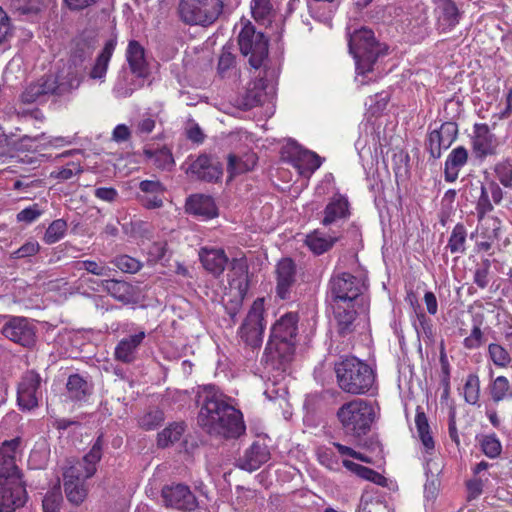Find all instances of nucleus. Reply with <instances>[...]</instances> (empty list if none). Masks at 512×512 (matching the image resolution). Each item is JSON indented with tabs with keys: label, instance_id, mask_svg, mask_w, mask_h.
Wrapping results in <instances>:
<instances>
[{
	"label": "nucleus",
	"instance_id": "nucleus-1",
	"mask_svg": "<svg viewBox=\"0 0 512 512\" xmlns=\"http://www.w3.org/2000/svg\"><path fill=\"white\" fill-rule=\"evenodd\" d=\"M195 401L199 408L197 423L207 434L225 439L244 434L246 427L242 413L217 386H199Z\"/></svg>",
	"mask_w": 512,
	"mask_h": 512
},
{
	"label": "nucleus",
	"instance_id": "nucleus-2",
	"mask_svg": "<svg viewBox=\"0 0 512 512\" xmlns=\"http://www.w3.org/2000/svg\"><path fill=\"white\" fill-rule=\"evenodd\" d=\"M104 443V435L101 433L81 461L64 468L63 487L66 498L71 504L78 506L86 499L88 487L85 480L95 475L97 464L102 458Z\"/></svg>",
	"mask_w": 512,
	"mask_h": 512
},
{
	"label": "nucleus",
	"instance_id": "nucleus-3",
	"mask_svg": "<svg viewBox=\"0 0 512 512\" xmlns=\"http://www.w3.org/2000/svg\"><path fill=\"white\" fill-rule=\"evenodd\" d=\"M299 316L288 312L278 319L271 328L265 348L266 363L274 368L285 370L294 358L298 335Z\"/></svg>",
	"mask_w": 512,
	"mask_h": 512
},
{
	"label": "nucleus",
	"instance_id": "nucleus-4",
	"mask_svg": "<svg viewBox=\"0 0 512 512\" xmlns=\"http://www.w3.org/2000/svg\"><path fill=\"white\" fill-rule=\"evenodd\" d=\"M336 383L345 393L366 395L376 387V371L356 356H341L334 364Z\"/></svg>",
	"mask_w": 512,
	"mask_h": 512
},
{
	"label": "nucleus",
	"instance_id": "nucleus-5",
	"mask_svg": "<svg viewBox=\"0 0 512 512\" xmlns=\"http://www.w3.org/2000/svg\"><path fill=\"white\" fill-rule=\"evenodd\" d=\"M349 51L353 55L358 74L366 75L380 57L387 54L388 46L379 42L374 32L366 27L355 30L349 37Z\"/></svg>",
	"mask_w": 512,
	"mask_h": 512
},
{
	"label": "nucleus",
	"instance_id": "nucleus-6",
	"mask_svg": "<svg viewBox=\"0 0 512 512\" xmlns=\"http://www.w3.org/2000/svg\"><path fill=\"white\" fill-rule=\"evenodd\" d=\"M337 418L344 434L360 441L371 430L375 411L367 400L354 399L340 406Z\"/></svg>",
	"mask_w": 512,
	"mask_h": 512
},
{
	"label": "nucleus",
	"instance_id": "nucleus-7",
	"mask_svg": "<svg viewBox=\"0 0 512 512\" xmlns=\"http://www.w3.org/2000/svg\"><path fill=\"white\" fill-rule=\"evenodd\" d=\"M238 44L241 53L249 56V64L255 68H263V73L271 80H276L278 70L268 65V38L262 32L256 31L255 27L249 23L245 25L238 36Z\"/></svg>",
	"mask_w": 512,
	"mask_h": 512
},
{
	"label": "nucleus",
	"instance_id": "nucleus-8",
	"mask_svg": "<svg viewBox=\"0 0 512 512\" xmlns=\"http://www.w3.org/2000/svg\"><path fill=\"white\" fill-rule=\"evenodd\" d=\"M362 289L363 285L356 276L347 272L333 274L328 283L327 300L330 304L361 303L365 311L367 301Z\"/></svg>",
	"mask_w": 512,
	"mask_h": 512
},
{
	"label": "nucleus",
	"instance_id": "nucleus-9",
	"mask_svg": "<svg viewBox=\"0 0 512 512\" xmlns=\"http://www.w3.org/2000/svg\"><path fill=\"white\" fill-rule=\"evenodd\" d=\"M222 11L221 0H180L178 5L180 19L189 25H211Z\"/></svg>",
	"mask_w": 512,
	"mask_h": 512
},
{
	"label": "nucleus",
	"instance_id": "nucleus-10",
	"mask_svg": "<svg viewBox=\"0 0 512 512\" xmlns=\"http://www.w3.org/2000/svg\"><path fill=\"white\" fill-rule=\"evenodd\" d=\"M263 313V299L258 298L253 302L242 326L240 327L239 334L241 339L252 348L260 347L263 341Z\"/></svg>",
	"mask_w": 512,
	"mask_h": 512
},
{
	"label": "nucleus",
	"instance_id": "nucleus-11",
	"mask_svg": "<svg viewBox=\"0 0 512 512\" xmlns=\"http://www.w3.org/2000/svg\"><path fill=\"white\" fill-rule=\"evenodd\" d=\"M0 332L5 338L25 348H32L36 344V326L26 317H7Z\"/></svg>",
	"mask_w": 512,
	"mask_h": 512
},
{
	"label": "nucleus",
	"instance_id": "nucleus-12",
	"mask_svg": "<svg viewBox=\"0 0 512 512\" xmlns=\"http://www.w3.org/2000/svg\"><path fill=\"white\" fill-rule=\"evenodd\" d=\"M185 165V173L191 179L207 183H217L222 179L223 165L214 156L200 154Z\"/></svg>",
	"mask_w": 512,
	"mask_h": 512
},
{
	"label": "nucleus",
	"instance_id": "nucleus-13",
	"mask_svg": "<svg viewBox=\"0 0 512 512\" xmlns=\"http://www.w3.org/2000/svg\"><path fill=\"white\" fill-rule=\"evenodd\" d=\"M232 270L239 275L237 279H233L230 283L231 289H236V293L233 298L225 303L224 309L230 316L232 323L235 324L236 317L242 308L243 299L249 288L248 266L243 260L233 259Z\"/></svg>",
	"mask_w": 512,
	"mask_h": 512
},
{
	"label": "nucleus",
	"instance_id": "nucleus-14",
	"mask_svg": "<svg viewBox=\"0 0 512 512\" xmlns=\"http://www.w3.org/2000/svg\"><path fill=\"white\" fill-rule=\"evenodd\" d=\"M21 438L5 440L0 446V484H13L22 481L20 471L15 463V452L19 448Z\"/></svg>",
	"mask_w": 512,
	"mask_h": 512
},
{
	"label": "nucleus",
	"instance_id": "nucleus-15",
	"mask_svg": "<svg viewBox=\"0 0 512 512\" xmlns=\"http://www.w3.org/2000/svg\"><path fill=\"white\" fill-rule=\"evenodd\" d=\"M161 496L166 506L178 510L192 511L197 507V500L190 488L184 484L166 485L162 488Z\"/></svg>",
	"mask_w": 512,
	"mask_h": 512
},
{
	"label": "nucleus",
	"instance_id": "nucleus-16",
	"mask_svg": "<svg viewBox=\"0 0 512 512\" xmlns=\"http://www.w3.org/2000/svg\"><path fill=\"white\" fill-rule=\"evenodd\" d=\"M41 381L40 375L34 370H29L23 375L17 390V401L22 410L30 411L38 406L37 393Z\"/></svg>",
	"mask_w": 512,
	"mask_h": 512
},
{
	"label": "nucleus",
	"instance_id": "nucleus-17",
	"mask_svg": "<svg viewBox=\"0 0 512 512\" xmlns=\"http://www.w3.org/2000/svg\"><path fill=\"white\" fill-rule=\"evenodd\" d=\"M277 297L282 300L291 299L292 290L296 283V264L291 258L281 259L276 266Z\"/></svg>",
	"mask_w": 512,
	"mask_h": 512
},
{
	"label": "nucleus",
	"instance_id": "nucleus-18",
	"mask_svg": "<svg viewBox=\"0 0 512 512\" xmlns=\"http://www.w3.org/2000/svg\"><path fill=\"white\" fill-rule=\"evenodd\" d=\"M275 80H271L270 77H266V74L261 72L257 76L256 80L249 83L245 91L240 95L238 99L239 107L243 110H250L260 105L265 96L266 88L268 84H272Z\"/></svg>",
	"mask_w": 512,
	"mask_h": 512
},
{
	"label": "nucleus",
	"instance_id": "nucleus-19",
	"mask_svg": "<svg viewBox=\"0 0 512 512\" xmlns=\"http://www.w3.org/2000/svg\"><path fill=\"white\" fill-rule=\"evenodd\" d=\"M27 494L23 481L0 484V512H14L26 502Z\"/></svg>",
	"mask_w": 512,
	"mask_h": 512
},
{
	"label": "nucleus",
	"instance_id": "nucleus-20",
	"mask_svg": "<svg viewBox=\"0 0 512 512\" xmlns=\"http://www.w3.org/2000/svg\"><path fill=\"white\" fill-rule=\"evenodd\" d=\"M130 74L135 80L130 81V85L140 88L150 75L149 63L145 56L144 48L134 40H130Z\"/></svg>",
	"mask_w": 512,
	"mask_h": 512
},
{
	"label": "nucleus",
	"instance_id": "nucleus-21",
	"mask_svg": "<svg viewBox=\"0 0 512 512\" xmlns=\"http://www.w3.org/2000/svg\"><path fill=\"white\" fill-rule=\"evenodd\" d=\"M437 29L442 33L453 30L460 22L462 12L453 0H434Z\"/></svg>",
	"mask_w": 512,
	"mask_h": 512
},
{
	"label": "nucleus",
	"instance_id": "nucleus-22",
	"mask_svg": "<svg viewBox=\"0 0 512 512\" xmlns=\"http://www.w3.org/2000/svg\"><path fill=\"white\" fill-rule=\"evenodd\" d=\"M165 190L164 185L158 180H144L139 183L135 199L146 209L161 208Z\"/></svg>",
	"mask_w": 512,
	"mask_h": 512
},
{
	"label": "nucleus",
	"instance_id": "nucleus-23",
	"mask_svg": "<svg viewBox=\"0 0 512 512\" xmlns=\"http://www.w3.org/2000/svg\"><path fill=\"white\" fill-rule=\"evenodd\" d=\"M270 459V452L265 444L253 442L252 445L245 450L244 454L236 461V466L242 470L253 472L256 471Z\"/></svg>",
	"mask_w": 512,
	"mask_h": 512
},
{
	"label": "nucleus",
	"instance_id": "nucleus-24",
	"mask_svg": "<svg viewBox=\"0 0 512 512\" xmlns=\"http://www.w3.org/2000/svg\"><path fill=\"white\" fill-rule=\"evenodd\" d=\"M50 82L53 83L52 89L54 95L63 96L77 89L81 83L82 73L80 69L72 68L69 65L67 71H61L56 76L49 75Z\"/></svg>",
	"mask_w": 512,
	"mask_h": 512
},
{
	"label": "nucleus",
	"instance_id": "nucleus-25",
	"mask_svg": "<svg viewBox=\"0 0 512 512\" xmlns=\"http://www.w3.org/2000/svg\"><path fill=\"white\" fill-rule=\"evenodd\" d=\"M331 306L337 323V332L341 336L351 334L355 330L354 322L358 313L355 307L361 306V303L331 304Z\"/></svg>",
	"mask_w": 512,
	"mask_h": 512
},
{
	"label": "nucleus",
	"instance_id": "nucleus-26",
	"mask_svg": "<svg viewBox=\"0 0 512 512\" xmlns=\"http://www.w3.org/2000/svg\"><path fill=\"white\" fill-rule=\"evenodd\" d=\"M186 212L189 214L211 219L218 215V208L214 199L209 195L195 194L186 200Z\"/></svg>",
	"mask_w": 512,
	"mask_h": 512
},
{
	"label": "nucleus",
	"instance_id": "nucleus-27",
	"mask_svg": "<svg viewBox=\"0 0 512 512\" xmlns=\"http://www.w3.org/2000/svg\"><path fill=\"white\" fill-rule=\"evenodd\" d=\"M350 216L348 199L341 195H334L324 209V217L321 223L329 226Z\"/></svg>",
	"mask_w": 512,
	"mask_h": 512
},
{
	"label": "nucleus",
	"instance_id": "nucleus-28",
	"mask_svg": "<svg viewBox=\"0 0 512 512\" xmlns=\"http://www.w3.org/2000/svg\"><path fill=\"white\" fill-rule=\"evenodd\" d=\"M199 258L203 267L215 276L223 273L228 258L222 249L201 248Z\"/></svg>",
	"mask_w": 512,
	"mask_h": 512
},
{
	"label": "nucleus",
	"instance_id": "nucleus-29",
	"mask_svg": "<svg viewBox=\"0 0 512 512\" xmlns=\"http://www.w3.org/2000/svg\"><path fill=\"white\" fill-rule=\"evenodd\" d=\"M339 239L340 236L335 233L326 234L316 229L306 236L305 244L315 255H322L329 251Z\"/></svg>",
	"mask_w": 512,
	"mask_h": 512
},
{
	"label": "nucleus",
	"instance_id": "nucleus-30",
	"mask_svg": "<svg viewBox=\"0 0 512 512\" xmlns=\"http://www.w3.org/2000/svg\"><path fill=\"white\" fill-rule=\"evenodd\" d=\"M53 83L49 76L41 77L37 82L29 84L21 94V100L25 104H31L41 100L47 95H54Z\"/></svg>",
	"mask_w": 512,
	"mask_h": 512
},
{
	"label": "nucleus",
	"instance_id": "nucleus-31",
	"mask_svg": "<svg viewBox=\"0 0 512 512\" xmlns=\"http://www.w3.org/2000/svg\"><path fill=\"white\" fill-rule=\"evenodd\" d=\"M468 159V152L463 146H459L451 151L445 162L444 176L447 182H454L458 178V173Z\"/></svg>",
	"mask_w": 512,
	"mask_h": 512
},
{
	"label": "nucleus",
	"instance_id": "nucleus-32",
	"mask_svg": "<svg viewBox=\"0 0 512 512\" xmlns=\"http://www.w3.org/2000/svg\"><path fill=\"white\" fill-rule=\"evenodd\" d=\"M66 388L68 397L73 401H84L92 393V385L79 374L68 377Z\"/></svg>",
	"mask_w": 512,
	"mask_h": 512
},
{
	"label": "nucleus",
	"instance_id": "nucleus-33",
	"mask_svg": "<svg viewBox=\"0 0 512 512\" xmlns=\"http://www.w3.org/2000/svg\"><path fill=\"white\" fill-rule=\"evenodd\" d=\"M95 47L96 44L92 38L81 37L77 39L70 57L72 68L78 69L85 60L91 57Z\"/></svg>",
	"mask_w": 512,
	"mask_h": 512
},
{
	"label": "nucleus",
	"instance_id": "nucleus-34",
	"mask_svg": "<svg viewBox=\"0 0 512 512\" xmlns=\"http://www.w3.org/2000/svg\"><path fill=\"white\" fill-rule=\"evenodd\" d=\"M116 47V39L111 38L106 43L105 46L97 57L95 64L93 65L89 75L93 79L102 78L107 71L108 62L112 56V53Z\"/></svg>",
	"mask_w": 512,
	"mask_h": 512
},
{
	"label": "nucleus",
	"instance_id": "nucleus-35",
	"mask_svg": "<svg viewBox=\"0 0 512 512\" xmlns=\"http://www.w3.org/2000/svg\"><path fill=\"white\" fill-rule=\"evenodd\" d=\"M144 155L148 158L153 160V164L161 170H168L170 171L173 166L175 165V161L172 155L171 150L163 146L161 148L157 149H150L145 148L144 149Z\"/></svg>",
	"mask_w": 512,
	"mask_h": 512
},
{
	"label": "nucleus",
	"instance_id": "nucleus-36",
	"mask_svg": "<svg viewBox=\"0 0 512 512\" xmlns=\"http://www.w3.org/2000/svg\"><path fill=\"white\" fill-rule=\"evenodd\" d=\"M415 424L418 432L419 439L427 452L434 450L435 443L430 432L428 419L424 411L418 407L416 410Z\"/></svg>",
	"mask_w": 512,
	"mask_h": 512
},
{
	"label": "nucleus",
	"instance_id": "nucleus-37",
	"mask_svg": "<svg viewBox=\"0 0 512 512\" xmlns=\"http://www.w3.org/2000/svg\"><path fill=\"white\" fill-rule=\"evenodd\" d=\"M186 424L184 422H173L160 433H158L157 443L159 447L165 448L179 441L185 432Z\"/></svg>",
	"mask_w": 512,
	"mask_h": 512
},
{
	"label": "nucleus",
	"instance_id": "nucleus-38",
	"mask_svg": "<svg viewBox=\"0 0 512 512\" xmlns=\"http://www.w3.org/2000/svg\"><path fill=\"white\" fill-rule=\"evenodd\" d=\"M497 144L493 135L489 133L478 134L473 140V150L478 158L496 154Z\"/></svg>",
	"mask_w": 512,
	"mask_h": 512
},
{
	"label": "nucleus",
	"instance_id": "nucleus-39",
	"mask_svg": "<svg viewBox=\"0 0 512 512\" xmlns=\"http://www.w3.org/2000/svg\"><path fill=\"white\" fill-rule=\"evenodd\" d=\"M256 156L254 154L247 155L246 159L237 157L236 155L229 154L228 156V172L231 176L248 172L256 165Z\"/></svg>",
	"mask_w": 512,
	"mask_h": 512
},
{
	"label": "nucleus",
	"instance_id": "nucleus-40",
	"mask_svg": "<svg viewBox=\"0 0 512 512\" xmlns=\"http://www.w3.org/2000/svg\"><path fill=\"white\" fill-rule=\"evenodd\" d=\"M512 387L510 386L509 380L505 376L496 377L489 386V393L491 399L495 403H499L506 397H510Z\"/></svg>",
	"mask_w": 512,
	"mask_h": 512
},
{
	"label": "nucleus",
	"instance_id": "nucleus-41",
	"mask_svg": "<svg viewBox=\"0 0 512 512\" xmlns=\"http://www.w3.org/2000/svg\"><path fill=\"white\" fill-rule=\"evenodd\" d=\"M467 232L463 224L458 223L453 228L447 247L452 253H464Z\"/></svg>",
	"mask_w": 512,
	"mask_h": 512
},
{
	"label": "nucleus",
	"instance_id": "nucleus-42",
	"mask_svg": "<svg viewBox=\"0 0 512 512\" xmlns=\"http://www.w3.org/2000/svg\"><path fill=\"white\" fill-rule=\"evenodd\" d=\"M480 397V380L476 374H469L464 385V398L468 404L475 405Z\"/></svg>",
	"mask_w": 512,
	"mask_h": 512
},
{
	"label": "nucleus",
	"instance_id": "nucleus-43",
	"mask_svg": "<svg viewBox=\"0 0 512 512\" xmlns=\"http://www.w3.org/2000/svg\"><path fill=\"white\" fill-rule=\"evenodd\" d=\"M63 502L60 486H55L48 491L42 501L44 512H59L60 506Z\"/></svg>",
	"mask_w": 512,
	"mask_h": 512
},
{
	"label": "nucleus",
	"instance_id": "nucleus-44",
	"mask_svg": "<svg viewBox=\"0 0 512 512\" xmlns=\"http://www.w3.org/2000/svg\"><path fill=\"white\" fill-rule=\"evenodd\" d=\"M67 229V223L63 219L54 220L46 229L44 241L47 244H54L63 238Z\"/></svg>",
	"mask_w": 512,
	"mask_h": 512
},
{
	"label": "nucleus",
	"instance_id": "nucleus-45",
	"mask_svg": "<svg viewBox=\"0 0 512 512\" xmlns=\"http://www.w3.org/2000/svg\"><path fill=\"white\" fill-rule=\"evenodd\" d=\"M433 131L439 135V138L442 141V146L444 150H446L455 141L458 128L457 124L454 122H445L440 126L439 129H435Z\"/></svg>",
	"mask_w": 512,
	"mask_h": 512
},
{
	"label": "nucleus",
	"instance_id": "nucleus-46",
	"mask_svg": "<svg viewBox=\"0 0 512 512\" xmlns=\"http://www.w3.org/2000/svg\"><path fill=\"white\" fill-rule=\"evenodd\" d=\"M488 353L496 366L506 367L511 362L510 354L499 344L491 343L488 346Z\"/></svg>",
	"mask_w": 512,
	"mask_h": 512
},
{
	"label": "nucleus",
	"instance_id": "nucleus-47",
	"mask_svg": "<svg viewBox=\"0 0 512 512\" xmlns=\"http://www.w3.org/2000/svg\"><path fill=\"white\" fill-rule=\"evenodd\" d=\"M164 421V414L161 410L155 408L146 412L139 419V425L146 430L155 429Z\"/></svg>",
	"mask_w": 512,
	"mask_h": 512
},
{
	"label": "nucleus",
	"instance_id": "nucleus-48",
	"mask_svg": "<svg viewBox=\"0 0 512 512\" xmlns=\"http://www.w3.org/2000/svg\"><path fill=\"white\" fill-rule=\"evenodd\" d=\"M104 287L114 298L124 302L127 300L128 284L125 281L105 280Z\"/></svg>",
	"mask_w": 512,
	"mask_h": 512
},
{
	"label": "nucleus",
	"instance_id": "nucleus-49",
	"mask_svg": "<svg viewBox=\"0 0 512 512\" xmlns=\"http://www.w3.org/2000/svg\"><path fill=\"white\" fill-rule=\"evenodd\" d=\"M483 453L489 458H496L500 455L502 446L495 434L484 436L481 441Z\"/></svg>",
	"mask_w": 512,
	"mask_h": 512
},
{
	"label": "nucleus",
	"instance_id": "nucleus-50",
	"mask_svg": "<svg viewBox=\"0 0 512 512\" xmlns=\"http://www.w3.org/2000/svg\"><path fill=\"white\" fill-rule=\"evenodd\" d=\"M491 267V261L489 259H484L477 266L474 271L473 282L480 288L484 289L488 286L489 279V271Z\"/></svg>",
	"mask_w": 512,
	"mask_h": 512
},
{
	"label": "nucleus",
	"instance_id": "nucleus-51",
	"mask_svg": "<svg viewBox=\"0 0 512 512\" xmlns=\"http://www.w3.org/2000/svg\"><path fill=\"white\" fill-rule=\"evenodd\" d=\"M495 173L504 187H512V162L505 160L495 166Z\"/></svg>",
	"mask_w": 512,
	"mask_h": 512
},
{
	"label": "nucleus",
	"instance_id": "nucleus-52",
	"mask_svg": "<svg viewBox=\"0 0 512 512\" xmlns=\"http://www.w3.org/2000/svg\"><path fill=\"white\" fill-rule=\"evenodd\" d=\"M40 251V245L35 240L25 242L19 249L10 254L11 259H24L36 255Z\"/></svg>",
	"mask_w": 512,
	"mask_h": 512
},
{
	"label": "nucleus",
	"instance_id": "nucleus-53",
	"mask_svg": "<svg viewBox=\"0 0 512 512\" xmlns=\"http://www.w3.org/2000/svg\"><path fill=\"white\" fill-rule=\"evenodd\" d=\"M298 160L302 162L305 165V168L310 172H314L322 164L321 157L315 152L309 150L299 151Z\"/></svg>",
	"mask_w": 512,
	"mask_h": 512
},
{
	"label": "nucleus",
	"instance_id": "nucleus-54",
	"mask_svg": "<svg viewBox=\"0 0 512 512\" xmlns=\"http://www.w3.org/2000/svg\"><path fill=\"white\" fill-rule=\"evenodd\" d=\"M476 210L480 220L483 219L487 213L493 210V205L490 202L487 188L483 184L481 185V195L478 199Z\"/></svg>",
	"mask_w": 512,
	"mask_h": 512
},
{
	"label": "nucleus",
	"instance_id": "nucleus-55",
	"mask_svg": "<svg viewBox=\"0 0 512 512\" xmlns=\"http://www.w3.org/2000/svg\"><path fill=\"white\" fill-rule=\"evenodd\" d=\"M83 172L81 166L78 163L71 162L67 166L59 169L57 172H52L51 177L65 181L72 178L74 175L81 174Z\"/></svg>",
	"mask_w": 512,
	"mask_h": 512
},
{
	"label": "nucleus",
	"instance_id": "nucleus-56",
	"mask_svg": "<svg viewBox=\"0 0 512 512\" xmlns=\"http://www.w3.org/2000/svg\"><path fill=\"white\" fill-rule=\"evenodd\" d=\"M77 264L80 265L81 268L85 269L87 272L97 276H109L111 272V269L109 267L99 264L92 260L79 261Z\"/></svg>",
	"mask_w": 512,
	"mask_h": 512
},
{
	"label": "nucleus",
	"instance_id": "nucleus-57",
	"mask_svg": "<svg viewBox=\"0 0 512 512\" xmlns=\"http://www.w3.org/2000/svg\"><path fill=\"white\" fill-rule=\"evenodd\" d=\"M235 63V56L229 48L223 47L218 61V73L223 77L225 73L233 67Z\"/></svg>",
	"mask_w": 512,
	"mask_h": 512
},
{
	"label": "nucleus",
	"instance_id": "nucleus-58",
	"mask_svg": "<svg viewBox=\"0 0 512 512\" xmlns=\"http://www.w3.org/2000/svg\"><path fill=\"white\" fill-rule=\"evenodd\" d=\"M426 147L430 153V156L433 159H438L441 157L442 150H444L442 146V141L439 138V135L436 132L431 131L428 136V140L426 143Z\"/></svg>",
	"mask_w": 512,
	"mask_h": 512
},
{
	"label": "nucleus",
	"instance_id": "nucleus-59",
	"mask_svg": "<svg viewBox=\"0 0 512 512\" xmlns=\"http://www.w3.org/2000/svg\"><path fill=\"white\" fill-rule=\"evenodd\" d=\"M42 211L39 209L38 204H33L23 210H21L17 215L16 219L18 222H24L26 224H30L34 222L40 215Z\"/></svg>",
	"mask_w": 512,
	"mask_h": 512
},
{
	"label": "nucleus",
	"instance_id": "nucleus-60",
	"mask_svg": "<svg viewBox=\"0 0 512 512\" xmlns=\"http://www.w3.org/2000/svg\"><path fill=\"white\" fill-rule=\"evenodd\" d=\"M252 13L253 16L258 18H265L268 16L272 10V5L270 0H252Z\"/></svg>",
	"mask_w": 512,
	"mask_h": 512
},
{
	"label": "nucleus",
	"instance_id": "nucleus-61",
	"mask_svg": "<svg viewBox=\"0 0 512 512\" xmlns=\"http://www.w3.org/2000/svg\"><path fill=\"white\" fill-rule=\"evenodd\" d=\"M483 333L479 326H474L471 334L464 339V347L467 349H476L482 345Z\"/></svg>",
	"mask_w": 512,
	"mask_h": 512
},
{
	"label": "nucleus",
	"instance_id": "nucleus-62",
	"mask_svg": "<svg viewBox=\"0 0 512 512\" xmlns=\"http://www.w3.org/2000/svg\"><path fill=\"white\" fill-rule=\"evenodd\" d=\"M150 234V224L148 222L136 221L130 222V236L144 238Z\"/></svg>",
	"mask_w": 512,
	"mask_h": 512
},
{
	"label": "nucleus",
	"instance_id": "nucleus-63",
	"mask_svg": "<svg viewBox=\"0 0 512 512\" xmlns=\"http://www.w3.org/2000/svg\"><path fill=\"white\" fill-rule=\"evenodd\" d=\"M361 478L371 481L382 487L386 486L387 484V479L383 475L368 467L362 469Z\"/></svg>",
	"mask_w": 512,
	"mask_h": 512
},
{
	"label": "nucleus",
	"instance_id": "nucleus-64",
	"mask_svg": "<svg viewBox=\"0 0 512 512\" xmlns=\"http://www.w3.org/2000/svg\"><path fill=\"white\" fill-rule=\"evenodd\" d=\"M11 6L21 14L37 12L32 0H11Z\"/></svg>",
	"mask_w": 512,
	"mask_h": 512
}]
</instances>
